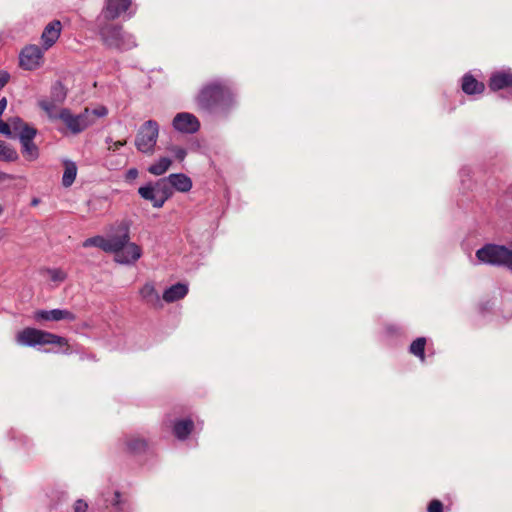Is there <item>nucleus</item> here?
<instances>
[{
	"mask_svg": "<svg viewBox=\"0 0 512 512\" xmlns=\"http://www.w3.org/2000/svg\"><path fill=\"white\" fill-rule=\"evenodd\" d=\"M118 244V242L114 241V234H111L108 237L94 236L88 238L83 242V247H98L103 251L110 253L111 250H115V248L118 247Z\"/></svg>",
	"mask_w": 512,
	"mask_h": 512,
	"instance_id": "4468645a",
	"label": "nucleus"
},
{
	"mask_svg": "<svg viewBox=\"0 0 512 512\" xmlns=\"http://www.w3.org/2000/svg\"><path fill=\"white\" fill-rule=\"evenodd\" d=\"M32 203L33 205H36L38 203V200L34 199Z\"/></svg>",
	"mask_w": 512,
	"mask_h": 512,
	"instance_id": "c03bdc74",
	"label": "nucleus"
},
{
	"mask_svg": "<svg viewBox=\"0 0 512 512\" xmlns=\"http://www.w3.org/2000/svg\"><path fill=\"white\" fill-rule=\"evenodd\" d=\"M172 192H187L192 187V180L183 173L170 174L168 177Z\"/></svg>",
	"mask_w": 512,
	"mask_h": 512,
	"instance_id": "6ab92c4d",
	"label": "nucleus"
},
{
	"mask_svg": "<svg viewBox=\"0 0 512 512\" xmlns=\"http://www.w3.org/2000/svg\"><path fill=\"white\" fill-rule=\"evenodd\" d=\"M67 92L61 82H56L51 88V99L56 103H62L66 98Z\"/></svg>",
	"mask_w": 512,
	"mask_h": 512,
	"instance_id": "7c9ffc66",
	"label": "nucleus"
},
{
	"mask_svg": "<svg viewBox=\"0 0 512 512\" xmlns=\"http://www.w3.org/2000/svg\"><path fill=\"white\" fill-rule=\"evenodd\" d=\"M3 212V206L0 204V215L2 214Z\"/></svg>",
	"mask_w": 512,
	"mask_h": 512,
	"instance_id": "37998d69",
	"label": "nucleus"
},
{
	"mask_svg": "<svg viewBox=\"0 0 512 512\" xmlns=\"http://www.w3.org/2000/svg\"><path fill=\"white\" fill-rule=\"evenodd\" d=\"M476 256L481 262L512 270V251L505 246L487 244L477 250Z\"/></svg>",
	"mask_w": 512,
	"mask_h": 512,
	"instance_id": "39448f33",
	"label": "nucleus"
},
{
	"mask_svg": "<svg viewBox=\"0 0 512 512\" xmlns=\"http://www.w3.org/2000/svg\"><path fill=\"white\" fill-rule=\"evenodd\" d=\"M200 128L199 120L194 116V133Z\"/></svg>",
	"mask_w": 512,
	"mask_h": 512,
	"instance_id": "ea45409f",
	"label": "nucleus"
},
{
	"mask_svg": "<svg viewBox=\"0 0 512 512\" xmlns=\"http://www.w3.org/2000/svg\"><path fill=\"white\" fill-rule=\"evenodd\" d=\"M167 150L170 153H172L174 158L178 161H183L185 159V157L187 156L186 149L179 147V146L170 145L167 147Z\"/></svg>",
	"mask_w": 512,
	"mask_h": 512,
	"instance_id": "473e14b6",
	"label": "nucleus"
},
{
	"mask_svg": "<svg viewBox=\"0 0 512 512\" xmlns=\"http://www.w3.org/2000/svg\"><path fill=\"white\" fill-rule=\"evenodd\" d=\"M18 157L17 151L10 144L0 140V161L14 162Z\"/></svg>",
	"mask_w": 512,
	"mask_h": 512,
	"instance_id": "393cba45",
	"label": "nucleus"
},
{
	"mask_svg": "<svg viewBox=\"0 0 512 512\" xmlns=\"http://www.w3.org/2000/svg\"><path fill=\"white\" fill-rule=\"evenodd\" d=\"M16 341L20 345L29 347L47 344L68 346V340L65 337L30 327L20 331L16 336ZM65 353H69L68 349H66Z\"/></svg>",
	"mask_w": 512,
	"mask_h": 512,
	"instance_id": "7ed1b4c3",
	"label": "nucleus"
},
{
	"mask_svg": "<svg viewBox=\"0 0 512 512\" xmlns=\"http://www.w3.org/2000/svg\"><path fill=\"white\" fill-rule=\"evenodd\" d=\"M76 174H77L76 165L74 163L67 164L65 167L63 177H62L63 186H65V187L71 186L76 178Z\"/></svg>",
	"mask_w": 512,
	"mask_h": 512,
	"instance_id": "c756f323",
	"label": "nucleus"
},
{
	"mask_svg": "<svg viewBox=\"0 0 512 512\" xmlns=\"http://www.w3.org/2000/svg\"><path fill=\"white\" fill-rule=\"evenodd\" d=\"M11 438L16 440L18 442L19 446L27 454H30L34 450V448H35V444L32 441V439L29 438L28 436L22 434V433H19V432H16V431H12Z\"/></svg>",
	"mask_w": 512,
	"mask_h": 512,
	"instance_id": "bb28decb",
	"label": "nucleus"
},
{
	"mask_svg": "<svg viewBox=\"0 0 512 512\" xmlns=\"http://www.w3.org/2000/svg\"><path fill=\"white\" fill-rule=\"evenodd\" d=\"M189 292V286L177 283L165 289L162 296V302L173 303L185 297Z\"/></svg>",
	"mask_w": 512,
	"mask_h": 512,
	"instance_id": "dca6fc26",
	"label": "nucleus"
},
{
	"mask_svg": "<svg viewBox=\"0 0 512 512\" xmlns=\"http://www.w3.org/2000/svg\"><path fill=\"white\" fill-rule=\"evenodd\" d=\"M443 503L438 499H433L429 502L427 512H443Z\"/></svg>",
	"mask_w": 512,
	"mask_h": 512,
	"instance_id": "c9c22d12",
	"label": "nucleus"
},
{
	"mask_svg": "<svg viewBox=\"0 0 512 512\" xmlns=\"http://www.w3.org/2000/svg\"><path fill=\"white\" fill-rule=\"evenodd\" d=\"M6 236L5 229L0 228V241Z\"/></svg>",
	"mask_w": 512,
	"mask_h": 512,
	"instance_id": "a19ab883",
	"label": "nucleus"
},
{
	"mask_svg": "<svg viewBox=\"0 0 512 512\" xmlns=\"http://www.w3.org/2000/svg\"><path fill=\"white\" fill-rule=\"evenodd\" d=\"M58 103H56L55 101H52V100H47V99H43V100H40L39 101V106L41 107V109H43L50 118H58V115H56L54 112H55V108H56V105Z\"/></svg>",
	"mask_w": 512,
	"mask_h": 512,
	"instance_id": "2f4dec72",
	"label": "nucleus"
},
{
	"mask_svg": "<svg viewBox=\"0 0 512 512\" xmlns=\"http://www.w3.org/2000/svg\"><path fill=\"white\" fill-rule=\"evenodd\" d=\"M100 36L104 44L120 51L129 50L136 46L134 36L122 30L116 24L107 23L100 28Z\"/></svg>",
	"mask_w": 512,
	"mask_h": 512,
	"instance_id": "20e7f679",
	"label": "nucleus"
},
{
	"mask_svg": "<svg viewBox=\"0 0 512 512\" xmlns=\"http://www.w3.org/2000/svg\"><path fill=\"white\" fill-rule=\"evenodd\" d=\"M89 119H93V123L95 122L96 118L104 117L107 115L108 110L105 106H98L94 109H89Z\"/></svg>",
	"mask_w": 512,
	"mask_h": 512,
	"instance_id": "72a5a7b5",
	"label": "nucleus"
},
{
	"mask_svg": "<svg viewBox=\"0 0 512 512\" xmlns=\"http://www.w3.org/2000/svg\"><path fill=\"white\" fill-rule=\"evenodd\" d=\"M138 193L145 200L151 201L155 208H160L165 203L151 185L140 187Z\"/></svg>",
	"mask_w": 512,
	"mask_h": 512,
	"instance_id": "5701e85b",
	"label": "nucleus"
},
{
	"mask_svg": "<svg viewBox=\"0 0 512 512\" xmlns=\"http://www.w3.org/2000/svg\"><path fill=\"white\" fill-rule=\"evenodd\" d=\"M43 48L37 45H28L22 49L19 60L20 66L26 70H34L41 65Z\"/></svg>",
	"mask_w": 512,
	"mask_h": 512,
	"instance_id": "1a4fd4ad",
	"label": "nucleus"
},
{
	"mask_svg": "<svg viewBox=\"0 0 512 512\" xmlns=\"http://www.w3.org/2000/svg\"><path fill=\"white\" fill-rule=\"evenodd\" d=\"M37 135V130H25L20 135L19 142L21 144V152L23 157L28 161H35L38 159L40 152L38 146L34 142Z\"/></svg>",
	"mask_w": 512,
	"mask_h": 512,
	"instance_id": "9d476101",
	"label": "nucleus"
},
{
	"mask_svg": "<svg viewBox=\"0 0 512 512\" xmlns=\"http://www.w3.org/2000/svg\"><path fill=\"white\" fill-rule=\"evenodd\" d=\"M61 30L62 24L59 20H53L45 26L41 35L44 50H48L56 43L60 37Z\"/></svg>",
	"mask_w": 512,
	"mask_h": 512,
	"instance_id": "ddd939ff",
	"label": "nucleus"
},
{
	"mask_svg": "<svg viewBox=\"0 0 512 512\" xmlns=\"http://www.w3.org/2000/svg\"><path fill=\"white\" fill-rule=\"evenodd\" d=\"M9 77L6 71L0 70V90L7 84Z\"/></svg>",
	"mask_w": 512,
	"mask_h": 512,
	"instance_id": "58836bf2",
	"label": "nucleus"
},
{
	"mask_svg": "<svg viewBox=\"0 0 512 512\" xmlns=\"http://www.w3.org/2000/svg\"><path fill=\"white\" fill-rule=\"evenodd\" d=\"M173 128L176 132L181 134L192 133V114L188 112L178 113L172 122Z\"/></svg>",
	"mask_w": 512,
	"mask_h": 512,
	"instance_id": "a211bd4d",
	"label": "nucleus"
},
{
	"mask_svg": "<svg viewBox=\"0 0 512 512\" xmlns=\"http://www.w3.org/2000/svg\"><path fill=\"white\" fill-rule=\"evenodd\" d=\"M50 279L54 282H62L66 279V273L61 269H48Z\"/></svg>",
	"mask_w": 512,
	"mask_h": 512,
	"instance_id": "f704fd0d",
	"label": "nucleus"
},
{
	"mask_svg": "<svg viewBox=\"0 0 512 512\" xmlns=\"http://www.w3.org/2000/svg\"><path fill=\"white\" fill-rule=\"evenodd\" d=\"M10 128L13 130L16 134V136L19 138L20 135L27 129V130H35L36 128L32 127L28 123L24 122L20 117H13L9 120Z\"/></svg>",
	"mask_w": 512,
	"mask_h": 512,
	"instance_id": "c85d7f7f",
	"label": "nucleus"
},
{
	"mask_svg": "<svg viewBox=\"0 0 512 512\" xmlns=\"http://www.w3.org/2000/svg\"><path fill=\"white\" fill-rule=\"evenodd\" d=\"M512 86V73L499 72L493 74L489 81V88L492 91H498Z\"/></svg>",
	"mask_w": 512,
	"mask_h": 512,
	"instance_id": "aec40b11",
	"label": "nucleus"
},
{
	"mask_svg": "<svg viewBox=\"0 0 512 512\" xmlns=\"http://www.w3.org/2000/svg\"><path fill=\"white\" fill-rule=\"evenodd\" d=\"M236 103L235 95L224 83L214 82L206 85L198 95V104L208 111L227 113Z\"/></svg>",
	"mask_w": 512,
	"mask_h": 512,
	"instance_id": "f257e3e1",
	"label": "nucleus"
},
{
	"mask_svg": "<svg viewBox=\"0 0 512 512\" xmlns=\"http://www.w3.org/2000/svg\"><path fill=\"white\" fill-rule=\"evenodd\" d=\"M159 135V126L156 121L148 120L139 129L135 145L142 153L150 154L154 151V147Z\"/></svg>",
	"mask_w": 512,
	"mask_h": 512,
	"instance_id": "0eeeda50",
	"label": "nucleus"
},
{
	"mask_svg": "<svg viewBox=\"0 0 512 512\" xmlns=\"http://www.w3.org/2000/svg\"><path fill=\"white\" fill-rule=\"evenodd\" d=\"M58 119L62 120L74 134L82 132L93 124V119H89L88 108L78 115H73L68 109H62L58 114Z\"/></svg>",
	"mask_w": 512,
	"mask_h": 512,
	"instance_id": "6e6552de",
	"label": "nucleus"
},
{
	"mask_svg": "<svg viewBox=\"0 0 512 512\" xmlns=\"http://www.w3.org/2000/svg\"><path fill=\"white\" fill-rule=\"evenodd\" d=\"M156 193L164 202L169 199L173 192L167 177L159 179L155 184L151 185Z\"/></svg>",
	"mask_w": 512,
	"mask_h": 512,
	"instance_id": "b1692460",
	"label": "nucleus"
},
{
	"mask_svg": "<svg viewBox=\"0 0 512 512\" xmlns=\"http://www.w3.org/2000/svg\"><path fill=\"white\" fill-rule=\"evenodd\" d=\"M129 240V227L122 223L114 234V241L119 243L118 247L110 252L114 254V259L119 264L133 265L142 256L141 247Z\"/></svg>",
	"mask_w": 512,
	"mask_h": 512,
	"instance_id": "f03ea898",
	"label": "nucleus"
},
{
	"mask_svg": "<svg viewBox=\"0 0 512 512\" xmlns=\"http://www.w3.org/2000/svg\"><path fill=\"white\" fill-rule=\"evenodd\" d=\"M462 90L468 95L481 94L485 90V85L472 75L465 74L462 78Z\"/></svg>",
	"mask_w": 512,
	"mask_h": 512,
	"instance_id": "412c9836",
	"label": "nucleus"
},
{
	"mask_svg": "<svg viewBox=\"0 0 512 512\" xmlns=\"http://www.w3.org/2000/svg\"><path fill=\"white\" fill-rule=\"evenodd\" d=\"M132 5V0H106L103 16L115 19L124 15Z\"/></svg>",
	"mask_w": 512,
	"mask_h": 512,
	"instance_id": "f8f14e48",
	"label": "nucleus"
},
{
	"mask_svg": "<svg viewBox=\"0 0 512 512\" xmlns=\"http://www.w3.org/2000/svg\"><path fill=\"white\" fill-rule=\"evenodd\" d=\"M73 509L74 512H86L88 509V504L86 501L78 499L77 501H75Z\"/></svg>",
	"mask_w": 512,
	"mask_h": 512,
	"instance_id": "4c0bfd02",
	"label": "nucleus"
},
{
	"mask_svg": "<svg viewBox=\"0 0 512 512\" xmlns=\"http://www.w3.org/2000/svg\"><path fill=\"white\" fill-rule=\"evenodd\" d=\"M34 319L37 322L42 321H68L76 320V315L67 309L37 310L34 313Z\"/></svg>",
	"mask_w": 512,
	"mask_h": 512,
	"instance_id": "9b49d317",
	"label": "nucleus"
},
{
	"mask_svg": "<svg viewBox=\"0 0 512 512\" xmlns=\"http://www.w3.org/2000/svg\"><path fill=\"white\" fill-rule=\"evenodd\" d=\"M172 430L177 439L185 440L192 431V421L190 419L177 420Z\"/></svg>",
	"mask_w": 512,
	"mask_h": 512,
	"instance_id": "4be33fe9",
	"label": "nucleus"
},
{
	"mask_svg": "<svg viewBox=\"0 0 512 512\" xmlns=\"http://www.w3.org/2000/svg\"><path fill=\"white\" fill-rule=\"evenodd\" d=\"M140 295L148 305L154 308L163 307L162 298L160 297L159 293L156 291L152 283H146L140 289Z\"/></svg>",
	"mask_w": 512,
	"mask_h": 512,
	"instance_id": "f3484780",
	"label": "nucleus"
},
{
	"mask_svg": "<svg viewBox=\"0 0 512 512\" xmlns=\"http://www.w3.org/2000/svg\"><path fill=\"white\" fill-rule=\"evenodd\" d=\"M172 161L168 157H161L157 162L150 165L148 171L156 176L163 175L171 166Z\"/></svg>",
	"mask_w": 512,
	"mask_h": 512,
	"instance_id": "a878e982",
	"label": "nucleus"
},
{
	"mask_svg": "<svg viewBox=\"0 0 512 512\" xmlns=\"http://www.w3.org/2000/svg\"><path fill=\"white\" fill-rule=\"evenodd\" d=\"M426 338L419 337L415 339L409 347V352L418 357L422 362L425 361Z\"/></svg>",
	"mask_w": 512,
	"mask_h": 512,
	"instance_id": "cd10ccee",
	"label": "nucleus"
},
{
	"mask_svg": "<svg viewBox=\"0 0 512 512\" xmlns=\"http://www.w3.org/2000/svg\"><path fill=\"white\" fill-rule=\"evenodd\" d=\"M106 143L109 144L108 149L110 151H117L121 147H123L126 144V141H115L113 142L111 138L106 139Z\"/></svg>",
	"mask_w": 512,
	"mask_h": 512,
	"instance_id": "e433bc0d",
	"label": "nucleus"
},
{
	"mask_svg": "<svg viewBox=\"0 0 512 512\" xmlns=\"http://www.w3.org/2000/svg\"><path fill=\"white\" fill-rule=\"evenodd\" d=\"M129 174L131 176H136L137 175V170L136 169H131V170H129Z\"/></svg>",
	"mask_w": 512,
	"mask_h": 512,
	"instance_id": "79ce46f5",
	"label": "nucleus"
},
{
	"mask_svg": "<svg viewBox=\"0 0 512 512\" xmlns=\"http://www.w3.org/2000/svg\"><path fill=\"white\" fill-rule=\"evenodd\" d=\"M123 449L132 454H140L147 448V441L137 435H129L122 439Z\"/></svg>",
	"mask_w": 512,
	"mask_h": 512,
	"instance_id": "2eb2a0df",
	"label": "nucleus"
},
{
	"mask_svg": "<svg viewBox=\"0 0 512 512\" xmlns=\"http://www.w3.org/2000/svg\"><path fill=\"white\" fill-rule=\"evenodd\" d=\"M101 512H131L132 506L128 498L119 491L103 492L97 500Z\"/></svg>",
	"mask_w": 512,
	"mask_h": 512,
	"instance_id": "423d86ee",
	"label": "nucleus"
}]
</instances>
